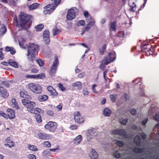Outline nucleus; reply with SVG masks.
<instances>
[{"mask_svg":"<svg viewBox=\"0 0 159 159\" xmlns=\"http://www.w3.org/2000/svg\"><path fill=\"white\" fill-rule=\"evenodd\" d=\"M39 46L37 44L30 43L27 46V58L31 61L35 59L36 53L38 52Z\"/></svg>","mask_w":159,"mask_h":159,"instance_id":"nucleus-1","label":"nucleus"},{"mask_svg":"<svg viewBox=\"0 0 159 159\" xmlns=\"http://www.w3.org/2000/svg\"><path fill=\"white\" fill-rule=\"evenodd\" d=\"M21 102L27 108V110L31 113L33 114L40 113L42 111L39 108H34L36 106V103L34 102L26 99H23L22 100Z\"/></svg>","mask_w":159,"mask_h":159,"instance_id":"nucleus-2","label":"nucleus"},{"mask_svg":"<svg viewBox=\"0 0 159 159\" xmlns=\"http://www.w3.org/2000/svg\"><path fill=\"white\" fill-rule=\"evenodd\" d=\"M52 4H49L45 6L44 8L43 12L44 14H50L51 12L54 10L57 6L59 4L61 0H51Z\"/></svg>","mask_w":159,"mask_h":159,"instance_id":"nucleus-3","label":"nucleus"},{"mask_svg":"<svg viewBox=\"0 0 159 159\" xmlns=\"http://www.w3.org/2000/svg\"><path fill=\"white\" fill-rule=\"evenodd\" d=\"M21 26L24 28L25 27L27 23H30L32 22V16L26 14H21L19 15Z\"/></svg>","mask_w":159,"mask_h":159,"instance_id":"nucleus-4","label":"nucleus"},{"mask_svg":"<svg viewBox=\"0 0 159 159\" xmlns=\"http://www.w3.org/2000/svg\"><path fill=\"white\" fill-rule=\"evenodd\" d=\"M28 87L32 91L35 93L39 94L42 91L41 87L39 85L34 83L29 84Z\"/></svg>","mask_w":159,"mask_h":159,"instance_id":"nucleus-5","label":"nucleus"},{"mask_svg":"<svg viewBox=\"0 0 159 159\" xmlns=\"http://www.w3.org/2000/svg\"><path fill=\"white\" fill-rule=\"evenodd\" d=\"M57 124L56 122L52 121H50L45 125V129L51 132L54 133L57 127Z\"/></svg>","mask_w":159,"mask_h":159,"instance_id":"nucleus-6","label":"nucleus"},{"mask_svg":"<svg viewBox=\"0 0 159 159\" xmlns=\"http://www.w3.org/2000/svg\"><path fill=\"white\" fill-rule=\"evenodd\" d=\"M148 44L146 42H144L141 45V51L140 52H143V53L148 56L150 54H152L153 53V51L148 48Z\"/></svg>","mask_w":159,"mask_h":159,"instance_id":"nucleus-7","label":"nucleus"},{"mask_svg":"<svg viewBox=\"0 0 159 159\" xmlns=\"http://www.w3.org/2000/svg\"><path fill=\"white\" fill-rule=\"evenodd\" d=\"M59 64L58 58L57 57H55V60L52 65L49 72L50 75L51 77L55 76L57 70V66Z\"/></svg>","mask_w":159,"mask_h":159,"instance_id":"nucleus-8","label":"nucleus"},{"mask_svg":"<svg viewBox=\"0 0 159 159\" xmlns=\"http://www.w3.org/2000/svg\"><path fill=\"white\" fill-rule=\"evenodd\" d=\"M36 137L40 140H49L51 138V135L49 134L39 131L36 134Z\"/></svg>","mask_w":159,"mask_h":159,"instance_id":"nucleus-9","label":"nucleus"},{"mask_svg":"<svg viewBox=\"0 0 159 159\" xmlns=\"http://www.w3.org/2000/svg\"><path fill=\"white\" fill-rule=\"evenodd\" d=\"M74 119L75 121L81 124L84 121V118L81 116V113L79 111H75L74 113Z\"/></svg>","mask_w":159,"mask_h":159,"instance_id":"nucleus-10","label":"nucleus"},{"mask_svg":"<svg viewBox=\"0 0 159 159\" xmlns=\"http://www.w3.org/2000/svg\"><path fill=\"white\" fill-rule=\"evenodd\" d=\"M97 134L96 130L93 128L89 129L86 134V138L88 141H90L94 136L97 135Z\"/></svg>","mask_w":159,"mask_h":159,"instance_id":"nucleus-11","label":"nucleus"},{"mask_svg":"<svg viewBox=\"0 0 159 159\" xmlns=\"http://www.w3.org/2000/svg\"><path fill=\"white\" fill-rule=\"evenodd\" d=\"M113 134L118 135L125 138H126L127 135L125 130L124 129H116L112 131Z\"/></svg>","mask_w":159,"mask_h":159,"instance_id":"nucleus-12","label":"nucleus"},{"mask_svg":"<svg viewBox=\"0 0 159 159\" xmlns=\"http://www.w3.org/2000/svg\"><path fill=\"white\" fill-rule=\"evenodd\" d=\"M75 12L72 9H69L66 15V19L68 20H71L75 18Z\"/></svg>","mask_w":159,"mask_h":159,"instance_id":"nucleus-13","label":"nucleus"},{"mask_svg":"<svg viewBox=\"0 0 159 159\" xmlns=\"http://www.w3.org/2000/svg\"><path fill=\"white\" fill-rule=\"evenodd\" d=\"M43 39L46 42L47 44H48L50 42V32L49 30H46L43 33Z\"/></svg>","mask_w":159,"mask_h":159,"instance_id":"nucleus-14","label":"nucleus"},{"mask_svg":"<svg viewBox=\"0 0 159 159\" xmlns=\"http://www.w3.org/2000/svg\"><path fill=\"white\" fill-rule=\"evenodd\" d=\"M47 89L51 95L53 97H55L57 96V92L52 86H49L47 87Z\"/></svg>","mask_w":159,"mask_h":159,"instance_id":"nucleus-15","label":"nucleus"},{"mask_svg":"<svg viewBox=\"0 0 159 159\" xmlns=\"http://www.w3.org/2000/svg\"><path fill=\"white\" fill-rule=\"evenodd\" d=\"M0 92L1 96L4 98H7L9 95V94L7 93L6 89H5L3 87H0Z\"/></svg>","mask_w":159,"mask_h":159,"instance_id":"nucleus-16","label":"nucleus"},{"mask_svg":"<svg viewBox=\"0 0 159 159\" xmlns=\"http://www.w3.org/2000/svg\"><path fill=\"white\" fill-rule=\"evenodd\" d=\"M7 117L10 119H13L15 117V111L11 108L7 109Z\"/></svg>","mask_w":159,"mask_h":159,"instance_id":"nucleus-17","label":"nucleus"},{"mask_svg":"<svg viewBox=\"0 0 159 159\" xmlns=\"http://www.w3.org/2000/svg\"><path fill=\"white\" fill-rule=\"evenodd\" d=\"M10 137L7 138L6 139V143L5 145L8 146L10 148H11L15 146L14 142L10 139Z\"/></svg>","mask_w":159,"mask_h":159,"instance_id":"nucleus-18","label":"nucleus"},{"mask_svg":"<svg viewBox=\"0 0 159 159\" xmlns=\"http://www.w3.org/2000/svg\"><path fill=\"white\" fill-rule=\"evenodd\" d=\"M82 139L83 138L82 135H79L76 137L74 139V143L75 144L78 145L81 143Z\"/></svg>","mask_w":159,"mask_h":159,"instance_id":"nucleus-19","label":"nucleus"},{"mask_svg":"<svg viewBox=\"0 0 159 159\" xmlns=\"http://www.w3.org/2000/svg\"><path fill=\"white\" fill-rule=\"evenodd\" d=\"M89 156L91 159H97L98 158V155L95 150L92 149Z\"/></svg>","mask_w":159,"mask_h":159,"instance_id":"nucleus-20","label":"nucleus"},{"mask_svg":"<svg viewBox=\"0 0 159 159\" xmlns=\"http://www.w3.org/2000/svg\"><path fill=\"white\" fill-rule=\"evenodd\" d=\"M108 57L111 62L113 61L116 58V53L115 52H109Z\"/></svg>","mask_w":159,"mask_h":159,"instance_id":"nucleus-21","label":"nucleus"},{"mask_svg":"<svg viewBox=\"0 0 159 159\" xmlns=\"http://www.w3.org/2000/svg\"><path fill=\"white\" fill-rule=\"evenodd\" d=\"M8 64L16 68H18L19 67L18 65L17 64V63L16 61H14L11 59L9 60Z\"/></svg>","mask_w":159,"mask_h":159,"instance_id":"nucleus-22","label":"nucleus"},{"mask_svg":"<svg viewBox=\"0 0 159 159\" xmlns=\"http://www.w3.org/2000/svg\"><path fill=\"white\" fill-rule=\"evenodd\" d=\"M39 3H35L30 5L29 7V9L30 11L36 9L39 7Z\"/></svg>","mask_w":159,"mask_h":159,"instance_id":"nucleus-23","label":"nucleus"},{"mask_svg":"<svg viewBox=\"0 0 159 159\" xmlns=\"http://www.w3.org/2000/svg\"><path fill=\"white\" fill-rule=\"evenodd\" d=\"M117 21H115L110 23V29L114 31H116V30Z\"/></svg>","mask_w":159,"mask_h":159,"instance_id":"nucleus-24","label":"nucleus"},{"mask_svg":"<svg viewBox=\"0 0 159 159\" xmlns=\"http://www.w3.org/2000/svg\"><path fill=\"white\" fill-rule=\"evenodd\" d=\"M72 86L74 87L76 86L79 90L81 89L82 88L81 83L80 81H77L75 83H73Z\"/></svg>","mask_w":159,"mask_h":159,"instance_id":"nucleus-25","label":"nucleus"},{"mask_svg":"<svg viewBox=\"0 0 159 159\" xmlns=\"http://www.w3.org/2000/svg\"><path fill=\"white\" fill-rule=\"evenodd\" d=\"M26 91L24 89H23L20 92V97L22 98H27L29 99L28 96H29V95H28Z\"/></svg>","mask_w":159,"mask_h":159,"instance_id":"nucleus-26","label":"nucleus"},{"mask_svg":"<svg viewBox=\"0 0 159 159\" xmlns=\"http://www.w3.org/2000/svg\"><path fill=\"white\" fill-rule=\"evenodd\" d=\"M111 113V110L109 108H106L104 109L103 111V115L107 116H109Z\"/></svg>","mask_w":159,"mask_h":159,"instance_id":"nucleus-27","label":"nucleus"},{"mask_svg":"<svg viewBox=\"0 0 159 159\" xmlns=\"http://www.w3.org/2000/svg\"><path fill=\"white\" fill-rule=\"evenodd\" d=\"M5 49L7 52H10L11 53L12 55L14 54L16 52L15 49L12 47H10L7 46Z\"/></svg>","mask_w":159,"mask_h":159,"instance_id":"nucleus-28","label":"nucleus"},{"mask_svg":"<svg viewBox=\"0 0 159 159\" xmlns=\"http://www.w3.org/2000/svg\"><path fill=\"white\" fill-rule=\"evenodd\" d=\"M129 6L130 7V8L129 9V10L132 12H134L135 11L136 9V5L134 2H133L132 3L129 1Z\"/></svg>","mask_w":159,"mask_h":159,"instance_id":"nucleus-29","label":"nucleus"},{"mask_svg":"<svg viewBox=\"0 0 159 159\" xmlns=\"http://www.w3.org/2000/svg\"><path fill=\"white\" fill-rule=\"evenodd\" d=\"M48 98V97L46 95H40L38 97V99L40 102H43L46 101Z\"/></svg>","mask_w":159,"mask_h":159,"instance_id":"nucleus-30","label":"nucleus"},{"mask_svg":"<svg viewBox=\"0 0 159 159\" xmlns=\"http://www.w3.org/2000/svg\"><path fill=\"white\" fill-rule=\"evenodd\" d=\"M44 26L43 24H40L37 25L35 27L36 30L37 31H40L43 28Z\"/></svg>","mask_w":159,"mask_h":159,"instance_id":"nucleus-31","label":"nucleus"},{"mask_svg":"<svg viewBox=\"0 0 159 159\" xmlns=\"http://www.w3.org/2000/svg\"><path fill=\"white\" fill-rule=\"evenodd\" d=\"M27 147L30 150L34 151H37L38 150L36 147L33 145L29 144Z\"/></svg>","mask_w":159,"mask_h":159,"instance_id":"nucleus-32","label":"nucleus"},{"mask_svg":"<svg viewBox=\"0 0 159 159\" xmlns=\"http://www.w3.org/2000/svg\"><path fill=\"white\" fill-rule=\"evenodd\" d=\"M35 114V115L34 116V117L36 119L37 122L39 123L42 122V120L41 115L39 114H37V113Z\"/></svg>","mask_w":159,"mask_h":159,"instance_id":"nucleus-33","label":"nucleus"},{"mask_svg":"<svg viewBox=\"0 0 159 159\" xmlns=\"http://www.w3.org/2000/svg\"><path fill=\"white\" fill-rule=\"evenodd\" d=\"M102 62L104 64L107 65L111 62L109 58L107 57H105L102 60Z\"/></svg>","mask_w":159,"mask_h":159,"instance_id":"nucleus-34","label":"nucleus"},{"mask_svg":"<svg viewBox=\"0 0 159 159\" xmlns=\"http://www.w3.org/2000/svg\"><path fill=\"white\" fill-rule=\"evenodd\" d=\"M134 143L136 145L139 146V135H137L134 138Z\"/></svg>","mask_w":159,"mask_h":159,"instance_id":"nucleus-35","label":"nucleus"},{"mask_svg":"<svg viewBox=\"0 0 159 159\" xmlns=\"http://www.w3.org/2000/svg\"><path fill=\"white\" fill-rule=\"evenodd\" d=\"M52 32L53 35L55 36L59 34L61 32V30L60 29H53Z\"/></svg>","mask_w":159,"mask_h":159,"instance_id":"nucleus-36","label":"nucleus"},{"mask_svg":"<svg viewBox=\"0 0 159 159\" xmlns=\"http://www.w3.org/2000/svg\"><path fill=\"white\" fill-rule=\"evenodd\" d=\"M35 75V79H41L45 77V75L44 73H41Z\"/></svg>","mask_w":159,"mask_h":159,"instance_id":"nucleus-37","label":"nucleus"},{"mask_svg":"<svg viewBox=\"0 0 159 159\" xmlns=\"http://www.w3.org/2000/svg\"><path fill=\"white\" fill-rule=\"evenodd\" d=\"M129 148L132 150L133 151L136 153H139V148L134 147V146L129 147Z\"/></svg>","mask_w":159,"mask_h":159,"instance_id":"nucleus-38","label":"nucleus"},{"mask_svg":"<svg viewBox=\"0 0 159 159\" xmlns=\"http://www.w3.org/2000/svg\"><path fill=\"white\" fill-rule=\"evenodd\" d=\"M128 120V118H125L124 119H120L119 120V122L122 125H126Z\"/></svg>","mask_w":159,"mask_h":159,"instance_id":"nucleus-39","label":"nucleus"},{"mask_svg":"<svg viewBox=\"0 0 159 159\" xmlns=\"http://www.w3.org/2000/svg\"><path fill=\"white\" fill-rule=\"evenodd\" d=\"M11 102L13 105H14V107H15L16 109H18L19 108L18 106H17V103L16 102V100L15 99L12 98L11 100Z\"/></svg>","mask_w":159,"mask_h":159,"instance_id":"nucleus-40","label":"nucleus"},{"mask_svg":"<svg viewBox=\"0 0 159 159\" xmlns=\"http://www.w3.org/2000/svg\"><path fill=\"white\" fill-rule=\"evenodd\" d=\"M36 61L40 66H43L44 65V61L40 59H38Z\"/></svg>","mask_w":159,"mask_h":159,"instance_id":"nucleus-41","label":"nucleus"},{"mask_svg":"<svg viewBox=\"0 0 159 159\" xmlns=\"http://www.w3.org/2000/svg\"><path fill=\"white\" fill-rule=\"evenodd\" d=\"M116 144L120 147H122L124 145V143L121 141L117 140L116 143Z\"/></svg>","mask_w":159,"mask_h":159,"instance_id":"nucleus-42","label":"nucleus"},{"mask_svg":"<svg viewBox=\"0 0 159 159\" xmlns=\"http://www.w3.org/2000/svg\"><path fill=\"white\" fill-rule=\"evenodd\" d=\"M85 22L84 20H81L78 21L77 24L78 26H84L85 25Z\"/></svg>","mask_w":159,"mask_h":159,"instance_id":"nucleus-43","label":"nucleus"},{"mask_svg":"<svg viewBox=\"0 0 159 159\" xmlns=\"http://www.w3.org/2000/svg\"><path fill=\"white\" fill-rule=\"evenodd\" d=\"M113 156L115 157L118 158L120 157L121 154L118 151H116L113 153Z\"/></svg>","mask_w":159,"mask_h":159,"instance_id":"nucleus-44","label":"nucleus"},{"mask_svg":"<svg viewBox=\"0 0 159 159\" xmlns=\"http://www.w3.org/2000/svg\"><path fill=\"white\" fill-rule=\"evenodd\" d=\"M1 84L7 87H9V83L7 81H3L2 82Z\"/></svg>","mask_w":159,"mask_h":159,"instance_id":"nucleus-45","label":"nucleus"},{"mask_svg":"<svg viewBox=\"0 0 159 159\" xmlns=\"http://www.w3.org/2000/svg\"><path fill=\"white\" fill-rule=\"evenodd\" d=\"M153 118L154 120L158 121H159V112L157 113L153 116Z\"/></svg>","mask_w":159,"mask_h":159,"instance_id":"nucleus-46","label":"nucleus"},{"mask_svg":"<svg viewBox=\"0 0 159 159\" xmlns=\"http://www.w3.org/2000/svg\"><path fill=\"white\" fill-rule=\"evenodd\" d=\"M43 143L47 147L50 148L51 146V144L48 141H44L43 142Z\"/></svg>","mask_w":159,"mask_h":159,"instance_id":"nucleus-47","label":"nucleus"},{"mask_svg":"<svg viewBox=\"0 0 159 159\" xmlns=\"http://www.w3.org/2000/svg\"><path fill=\"white\" fill-rule=\"evenodd\" d=\"M63 104L62 103H60L57 106V108L58 111H61L62 108Z\"/></svg>","mask_w":159,"mask_h":159,"instance_id":"nucleus-48","label":"nucleus"},{"mask_svg":"<svg viewBox=\"0 0 159 159\" xmlns=\"http://www.w3.org/2000/svg\"><path fill=\"white\" fill-rule=\"evenodd\" d=\"M97 86V85L96 84H93L92 86V90L94 92V93H98L97 91L95 89V87H96Z\"/></svg>","mask_w":159,"mask_h":159,"instance_id":"nucleus-49","label":"nucleus"},{"mask_svg":"<svg viewBox=\"0 0 159 159\" xmlns=\"http://www.w3.org/2000/svg\"><path fill=\"white\" fill-rule=\"evenodd\" d=\"M110 98L111 101L113 102H114L116 101V98L115 96L113 95H110Z\"/></svg>","mask_w":159,"mask_h":159,"instance_id":"nucleus-50","label":"nucleus"},{"mask_svg":"<svg viewBox=\"0 0 159 159\" xmlns=\"http://www.w3.org/2000/svg\"><path fill=\"white\" fill-rule=\"evenodd\" d=\"M58 86L62 91H64L66 90V88L63 86V84L61 83H59L58 84Z\"/></svg>","mask_w":159,"mask_h":159,"instance_id":"nucleus-51","label":"nucleus"},{"mask_svg":"<svg viewBox=\"0 0 159 159\" xmlns=\"http://www.w3.org/2000/svg\"><path fill=\"white\" fill-rule=\"evenodd\" d=\"M0 116H3V117L7 118V114L2 111H0Z\"/></svg>","mask_w":159,"mask_h":159,"instance_id":"nucleus-52","label":"nucleus"},{"mask_svg":"<svg viewBox=\"0 0 159 159\" xmlns=\"http://www.w3.org/2000/svg\"><path fill=\"white\" fill-rule=\"evenodd\" d=\"M95 23V21L93 20V21H90L87 24V25L89 26L90 28L92 26H93Z\"/></svg>","mask_w":159,"mask_h":159,"instance_id":"nucleus-53","label":"nucleus"},{"mask_svg":"<svg viewBox=\"0 0 159 159\" xmlns=\"http://www.w3.org/2000/svg\"><path fill=\"white\" fill-rule=\"evenodd\" d=\"M85 75V73L84 72H83L82 73L79 74L78 75V77L79 78H83Z\"/></svg>","mask_w":159,"mask_h":159,"instance_id":"nucleus-54","label":"nucleus"},{"mask_svg":"<svg viewBox=\"0 0 159 159\" xmlns=\"http://www.w3.org/2000/svg\"><path fill=\"white\" fill-rule=\"evenodd\" d=\"M47 114L50 116H52L53 115L54 113L53 111L51 110H48L46 111Z\"/></svg>","mask_w":159,"mask_h":159,"instance_id":"nucleus-55","label":"nucleus"},{"mask_svg":"<svg viewBox=\"0 0 159 159\" xmlns=\"http://www.w3.org/2000/svg\"><path fill=\"white\" fill-rule=\"evenodd\" d=\"M69 128L70 129L76 130L77 129L78 127L75 125H72L70 126Z\"/></svg>","mask_w":159,"mask_h":159,"instance_id":"nucleus-56","label":"nucleus"},{"mask_svg":"<svg viewBox=\"0 0 159 159\" xmlns=\"http://www.w3.org/2000/svg\"><path fill=\"white\" fill-rule=\"evenodd\" d=\"M28 157L30 159H36L35 156L33 154H29Z\"/></svg>","mask_w":159,"mask_h":159,"instance_id":"nucleus-57","label":"nucleus"},{"mask_svg":"<svg viewBox=\"0 0 159 159\" xmlns=\"http://www.w3.org/2000/svg\"><path fill=\"white\" fill-rule=\"evenodd\" d=\"M31 73H36L38 72L39 70L35 68H32L31 70Z\"/></svg>","mask_w":159,"mask_h":159,"instance_id":"nucleus-58","label":"nucleus"},{"mask_svg":"<svg viewBox=\"0 0 159 159\" xmlns=\"http://www.w3.org/2000/svg\"><path fill=\"white\" fill-rule=\"evenodd\" d=\"M0 30L1 32H2L3 34H4L7 30V29L4 26H2Z\"/></svg>","mask_w":159,"mask_h":159,"instance_id":"nucleus-59","label":"nucleus"},{"mask_svg":"<svg viewBox=\"0 0 159 159\" xmlns=\"http://www.w3.org/2000/svg\"><path fill=\"white\" fill-rule=\"evenodd\" d=\"M2 48L0 49V60H2L4 58V55L2 52Z\"/></svg>","mask_w":159,"mask_h":159,"instance_id":"nucleus-60","label":"nucleus"},{"mask_svg":"<svg viewBox=\"0 0 159 159\" xmlns=\"http://www.w3.org/2000/svg\"><path fill=\"white\" fill-rule=\"evenodd\" d=\"M35 75H27L25 76V77L27 78H30V79H35Z\"/></svg>","mask_w":159,"mask_h":159,"instance_id":"nucleus-61","label":"nucleus"},{"mask_svg":"<svg viewBox=\"0 0 159 159\" xmlns=\"http://www.w3.org/2000/svg\"><path fill=\"white\" fill-rule=\"evenodd\" d=\"M148 120V119L147 118H145L144 120H143L142 122V124L144 125H146V123L147 122V121Z\"/></svg>","mask_w":159,"mask_h":159,"instance_id":"nucleus-62","label":"nucleus"},{"mask_svg":"<svg viewBox=\"0 0 159 159\" xmlns=\"http://www.w3.org/2000/svg\"><path fill=\"white\" fill-rule=\"evenodd\" d=\"M19 0H11V3L12 5H16Z\"/></svg>","mask_w":159,"mask_h":159,"instance_id":"nucleus-63","label":"nucleus"},{"mask_svg":"<svg viewBox=\"0 0 159 159\" xmlns=\"http://www.w3.org/2000/svg\"><path fill=\"white\" fill-rule=\"evenodd\" d=\"M130 112L132 115H134L136 113V110L135 109H132L130 111Z\"/></svg>","mask_w":159,"mask_h":159,"instance_id":"nucleus-64","label":"nucleus"}]
</instances>
